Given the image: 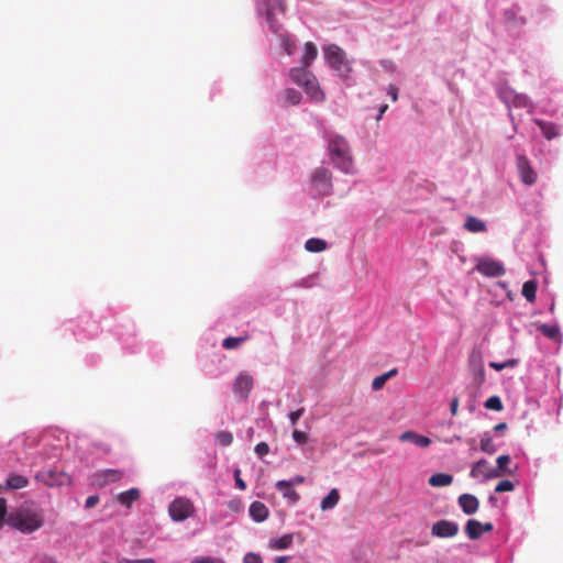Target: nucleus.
Returning <instances> with one entry per match:
<instances>
[{"mask_svg": "<svg viewBox=\"0 0 563 563\" xmlns=\"http://www.w3.org/2000/svg\"><path fill=\"white\" fill-rule=\"evenodd\" d=\"M311 286L312 283L310 282V277L300 279L299 282L296 283V287L309 288Z\"/></svg>", "mask_w": 563, "mask_h": 563, "instance_id": "obj_52", "label": "nucleus"}, {"mask_svg": "<svg viewBox=\"0 0 563 563\" xmlns=\"http://www.w3.org/2000/svg\"><path fill=\"white\" fill-rule=\"evenodd\" d=\"M459 505L462 508L463 512L466 515H473L478 510L479 501L477 497L471 494H462L459 497Z\"/></svg>", "mask_w": 563, "mask_h": 563, "instance_id": "obj_16", "label": "nucleus"}, {"mask_svg": "<svg viewBox=\"0 0 563 563\" xmlns=\"http://www.w3.org/2000/svg\"><path fill=\"white\" fill-rule=\"evenodd\" d=\"M463 227L466 231L472 233H481L487 230L485 222L473 216L466 217Z\"/></svg>", "mask_w": 563, "mask_h": 563, "instance_id": "obj_20", "label": "nucleus"}, {"mask_svg": "<svg viewBox=\"0 0 563 563\" xmlns=\"http://www.w3.org/2000/svg\"><path fill=\"white\" fill-rule=\"evenodd\" d=\"M101 563H108V562H107V561H103V562H101Z\"/></svg>", "mask_w": 563, "mask_h": 563, "instance_id": "obj_61", "label": "nucleus"}, {"mask_svg": "<svg viewBox=\"0 0 563 563\" xmlns=\"http://www.w3.org/2000/svg\"><path fill=\"white\" fill-rule=\"evenodd\" d=\"M400 440L401 441H411L413 442L417 446H420V448H427L430 445L431 443V440L424 435H420V434H417L412 431H407V432H404L401 435H400Z\"/></svg>", "mask_w": 563, "mask_h": 563, "instance_id": "obj_21", "label": "nucleus"}, {"mask_svg": "<svg viewBox=\"0 0 563 563\" xmlns=\"http://www.w3.org/2000/svg\"><path fill=\"white\" fill-rule=\"evenodd\" d=\"M43 511L38 508L23 505L9 512L7 525L22 533H32L44 526Z\"/></svg>", "mask_w": 563, "mask_h": 563, "instance_id": "obj_1", "label": "nucleus"}, {"mask_svg": "<svg viewBox=\"0 0 563 563\" xmlns=\"http://www.w3.org/2000/svg\"><path fill=\"white\" fill-rule=\"evenodd\" d=\"M240 474H241V471L239 468H236L234 471V479H235V485L239 489L241 490H244L246 489V484L245 482L240 477Z\"/></svg>", "mask_w": 563, "mask_h": 563, "instance_id": "obj_48", "label": "nucleus"}, {"mask_svg": "<svg viewBox=\"0 0 563 563\" xmlns=\"http://www.w3.org/2000/svg\"><path fill=\"white\" fill-rule=\"evenodd\" d=\"M49 563H57V562H55V561H49Z\"/></svg>", "mask_w": 563, "mask_h": 563, "instance_id": "obj_60", "label": "nucleus"}, {"mask_svg": "<svg viewBox=\"0 0 563 563\" xmlns=\"http://www.w3.org/2000/svg\"><path fill=\"white\" fill-rule=\"evenodd\" d=\"M294 541V534L287 533L276 539L269 540V548L272 550H286L291 547Z\"/></svg>", "mask_w": 563, "mask_h": 563, "instance_id": "obj_22", "label": "nucleus"}, {"mask_svg": "<svg viewBox=\"0 0 563 563\" xmlns=\"http://www.w3.org/2000/svg\"><path fill=\"white\" fill-rule=\"evenodd\" d=\"M481 450L488 454H494L496 452V445L488 433H485L481 439Z\"/></svg>", "mask_w": 563, "mask_h": 563, "instance_id": "obj_35", "label": "nucleus"}, {"mask_svg": "<svg viewBox=\"0 0 563 563\" xmlns=\"http://www.w3.org/2000/svg\"><path fill=\"white\" fill-rule=\"evenodd\" d=\"M276 488L283 494L285 498L294 504L300 499V495L292 488L291 483H288L287 481H278L276 483Z\"/></svg>", "mask_w": 563, "mask_h": 563, "instance_id": "obj_18", "label": "nucleus"}, {"mask_svg": "<svg viewBox=\"0 0 563 563\" xmlns=\"http://www.w3.org/2000/svg\"><path fill=\"white\" fill-rule=\"evenodd\" d=\"M470 475L471 477L481 481H488L499 477V473L494 470V466H492L488 461L484 459L473 464Z\"/></svg>", "mask_w": 563, "mask_h": 563, "instance_id": "obj_9", "label": "nucleus"}, {"mask_svg": "<svg viewBox=\"0 0 563 563\" xmlns=\"http://www.w3.org/2000/svg\"><path fill=\"white\" fill-rule=\"evenodd\" d=\"M340 500V494L336 488H332L329 494L321 500V509L330 510L334 508Z\"/></svg>", "mask_w": 563, "mask_h": 563, "instance_id": "obj_27", "label": "nucleus"}, {"mask_svg": "<svg viewBox=\"0 0 563 563\" xmlns=\"http://www.w3.org/2000/svg\"><path fill=\"white\" fill-rule=\"evenodd\" d=\"M479 527H481V522L478 520L470 519L466 522L465 528H464L466 536L471 540L479 539L483 536L482 529Z\"/></svg>", "mask_w": 563, "mask_h": 563, "instance_id": "obj_26", "label": "nucleus"}, {"mask_svg": "<svg viewBox=\"0 0 563 563\" xmlns=\"http://www.w3.org/2000/svg\"><path fill=\"white\" fill-rule=\"evenodd\" d=\"M253 377L250 374L242 373L240 374L233 384V391L236 396H239L241 399L246 400L249 398V395L253 388Z\"/></svg>", "mask_w": 563, "mask_h": 563, "instance_id": "obj_12", "label": "nucleus"}, {"mask_svg": "<svg viewBox=\"0 0 563 563\" xmlns=\"http://www.w3.org/2000/svg\"><path fill=\"white\" fill-rule=\"evenodd\" d=\"M269 452V446L266 442H260L258 444H256L255 446V453L260 456V457H263L264 455H266L267 453Z\"/></svg>", "mask_w": 563, "mask_h": 563, "instance_id": "obj_45", "label": "nucleus"}, {"mask_svg": "<svg viewBox=\"0 0 563 563\" xmlns=\"http://www.w3.org/2000/svg\"><path fill=\"white\" fill-rule=\"evenodd\" d=\"M537 282L536 280H527L522 286V296L529 301L534 302L537 297Z\"/></svg>", "mask_w": 563, "mask_h": 563, "instance_id": "obj_30", "label": "nucleus"}, {"mask_svg": "<svg viewBox=\"0 0 563 563\" xmlns=\"http://www.w3.org/2000/svg\"><path fill=\"white\" fill-rule=\"evenodd\" d=\"M123 563H155L153 559L145 560H125Z\"/></svg>", "mask_w": 563, "mask_h": 563, "instance_id": "obj_56", "label": "nucleus"}, {"mask_svg": "<svg viewBox=\"0 0 563 563\" xmlns=\"http://www.w3.org/2000/svg\"><path fill=\"white\" fill-rule=\"evenodd\" d=\"M511 459L509 455H500L497 457V466L494 467L499 473V477L510 473L508 470V464L510 463Z\"/></svg>", "mask_w": 563, "mask_h": 563, "instance_id": "obj_34", "label": "nucleus"}, {"mask_svg": "<svg viewBox=\"0 0 563 563\" xmlns=\"http://www.w3.org/2000/svg\"><path fill=\"white\" fill-rule=\"evenodd\" d=\"M517 169H518L520 180L525 185L532 186L537 183L538 174L531 167L528 158L522 154L517 155Z\"/></svg>", "mask_w": 563, "mask_h": 563, "instance_id": "obj_8", "label": "nucleus"}, {"mask_svg": "<svg viewBox=\"0 0 563 563\" xmlns=\"http://www.w3.org/2000/svg\"><path fill=\"white\" fill-rule=\"evenodd\" d=\"M305 412V408H299L295 411H291L289 413V420L291 422L292 426H295L297 423V421L301 418V416L303 415Z\"/></svg>", "mask_w": 563, "mask_h": 563, "instance_id": "obj_46", "label": "nucleus"}, {"mask_svg": "<svg viewBox=\"0 0 563 563\" xmlns=\"http://www.w3.org/2000/svg\"><path fill=\"white\" fill-rule=\"evenodd\" d=\"M476 271L486 277H500L506 273L500 262L489 257L479 258L476 264Z\"/></svg>", "mask_w": 563, "mask_h": 563, "instance_id": "obj_7", "label": "nucleus"}, {"mask_svg": "<svg viewBox=\"0 0 563 563\" xmlns=\"http://www.w3.org/2000/svg\"><path fill=\"white\" fill-rule=\"evenodd\" d=\"M292 438L298 444H303L308 441L307 434L299 430H295L292 432Z\"/></svg>", "mask_w": 563, "mask_h": 563, "instance_id": "obj_47", "label": "nucleus"}, {"mask_svg": "<svg viewBox=\"0 0 563 563\" xmlns=\"http://www.w3.org/2000/svg\"><path fill=\"white\" fill-rule=\"evenodd\" d=\"M258 11H264L266 22L274 33L283 30V24L276 19V13L284 15L286 13L285 0H260Z\"/></svg>", "mask_w": 563, "mask_h": 563, "instance_id": "obj_5", "label": "nucleus"}, {"mask_svg": "<svg viewBox=\"0 0 563 563\" xmlns=\"http://www.w3.org/2000/svg\"><path fill=\"white\" fill-rule=\"evenodd\" d=\"M506 102H511L512 106L525 108L528 106V98L523 95H516L514 91H506L503 96Z\"/></svg>", "mask_w": 563, "mask_h": 563, "instance_id": "obj_28", "label": "nucleus"}, {"mask_svg": "<svg viewBox=\"0 0 563 563\" xmlns=\"http://www.w3.org/2000/svg\"><path fill=\"white\" fill-rule=\"evenodd\" d=\"M388 96H390L393 101H396L398 99V89L396 86L390 85L387 89Z\"/></svg>", "mask_w": 563, "mask_h": 563, "instance_id": "obj_51", "label": "nucleus"}, {"mask_svg": "<svg viewBox=\"0 0 563 563\" xmlns=\"http://www.w3.org/2000/svg\"><path fill=\"white\" fill-rule=\"evenodd\" d=\"M329 153L336 168L345 174L353 172V159L347 141L340 135H334L329 141Z\"/></svg>", "mask_w": 563, "mask_h": 563, "instance_id": "obj_2", "label": "nucleus"}, {"mask_svg": "<svg viewBox=\"0 0 563 563\" xmlns=\"http://www.w3.org/2000/svg\"><path fill=\"white\" fill-rule=\"evenodd\" d=\"M515 488V485L512 482L508 481V479H504V481H500L496 487H495V492L496 493H505V492H511L514 490Z\"/></svg>", "mask_w": 563, "mask_h": 563, "instance_id": "obj_42", "label": "nucleus"}, {"mask_svg": "<svg viewBox=\"0 0 563 563\" xmlns=\"http://www.w3.org/2000/svg\"><path fill=\"white\" fill-rule=\"evenodd\" d=\"M518 364V361L516 358L507 360L506 362L498 363V362H490L489 366L494 368L495 371H503L504 368H512Z\"/></svg>", "mask_w": 563, "mask_h": 563, "instance_id": "obj_41", "label": "nucleus"}, {"mask_svg": "<svg viewBox=\"0 0 563 563\" xmlns=\"http://www.w3.org/2000/svg\"><path fill=\"white\" fill-rule=\"evenodd\" d=\"M457 409H459V398L457 397H454L451 401V406H450V410H451V413L453 416H455L457 413Z\"/></svg>", "mask_w": 563, "mask_h": 563, "instance_id": "obj_53", "label": "nucleus"}, {"mask_svg": "<svg viewBox=\"0 0 563 563\" xmlns=\"http://www.w3.org/2000/svg\"><path fill=\"white\" fill-rule=\"evenodd\" d=\"M507 429V424L505 422H500L494 427L496 432H501Z\"/></svg>", "mask_w": 563, "mask_h": 563, "instance_id": "obj_57", "label": "nucleus"}, {"mask_svg": "<svg viewBox=\"0 0 563 563\" xmlns=\"http://www.w3.org/2000/svg\"><path fill=\"white\" fill-rule=\"evenodd\" d=\"M140 495L141 493L137 488H130L129 490L122 492L118 495V501L125 507H130L132 503L140 498Z\"/></svg>", "mask_w": 563, "mask_h": 563, "instance_id": "obj_24", "label": "nucleus"}, {"mask_svg": "<svg viewBox=\"0 0 563 563\" xmlns=\"http://www.w3.org/2000/svg\"><path fill=\"white\" fill-rule=\"evenodd\" d=\"M432 487H445L453 483V476L446 473H435L428 481Z\"/></svg>", "mask_w": 563, "mask_h": 563, "instance_id": "obj_23", "label": "nucleus"}, {"mask_svg": "<svg viewBox=\"0 0 563 563\" xmlns=\"http://www.w3.org/2000/svg\"><path fill=\"white\" fill-rule=\"evenodd\" d=\"M216 439L222 446H229L233 442V435L229 431H219Z\"/></svg>", "mask_w": 563, "mask_h": 563, "instance_id": "obj_40", "label": "nucleus"}, {"mask_svg": "<svg viewBox=\"0 0 563 563\" xmlns=\"http://www.w3.org/2000/svg\"><path fill=\"white\" fill-rule=\"evenodd\" d=\"M485 408L489 410H503V402L498 396H492L485 401Z\"/></svg>", "mask_w": 563, "mask_h": 563, "instance_id": "obj_39", "label": "nucleus"}, {"mask_svg": "<svg viewBox=\"0 0 563 563\" xmlns=\"http://www.w3.org/2000/svg\"><path fill=\"white\" fill-rule=\"evenodd\" d=\"M29 481L25 476L13 474L7 479V486L12 489H21L27 486Z\"/></svg>", "mask_w": 563, "mask_h": 563, "instance_id": "obj_32", "label": "nucleus"}, {"mask_svg": "<svg viewBox=\"0 0 563 563\" xmlns=\"http://www.w3.org/2000/svg\"><path fill=\"white\" fill-rule=\"evenodd\" d=\"M8 509H7V500L4 498H0V528L7 525L8 518Z\"/></svg>", "mask_w": 563, "mask_h": 563, "instance_id": "obj_43", "label": "nucleus"}, {"mask_svg": "<svg viewBox=\"0 0 563 563\" xmlns=\"http://www.w3.org/2000/svg\"><path fill=\"white\" fill-rule=\"evenodd\" d=\"M479 528L482 529V533H484V532H490V531H493L494 526H493V523H492V522H485V523H482V522H481V527H479Z\"/></svg>", "mask_w": 563, "mask_h": 563, "instance_id": "obj_55", "label": "nucleus"}, {"mask_svg": "<svg viewBox=\"0 0 563 563\" xmlns=\"http://www.w3.org/2000/svg\"><path fill=\"white\" fill-rule=\"evenodd\" d=\"M243 563H263V560L258 554L250 552L244 555Z\"/></svg>", "mask_w": 563, "mask_h": 563, "instance_id": "obj_44", "label": "nucleus"}, {"mask_svg": "<svg viewBox=\"0 0 563 563\" xmlns=\"http://www.w3.org/2000/svg\"><path fill=\"white\" fill-rule=\"evenodd\" d=\"M289 561V556H277L274 563H287Z\"/></svg>", "mask_w": 563, "mask_h": 563, "instance_id": "obj_58", "label": "nucleus"}, {"mask_svg": "<svg viewBox=\"0 0 563 563\" xmlns=\"http://www.w3.org/2000/svg\"><path fill=\"white\" fill-rule=\"evenodd\" d=\"M539 331L552 340H556L560 334V330L556 325L541 324L539 325Z\"/></svg>", "mask_w": 563, "mask_h": 563, "instance_id": "obj_36", "label": "nucleus"}, {"mask_svg": "<svg viewBox=\"0 0 563 563\" xmlns=\"http://www.w3.org/2000/svg\"><path fill=\"white\" fill-rule=\"evenodd\" d=\"M309 67H294L289 71L291 80L302 87L308 96L313 100H323L324 95L321 91L316 76L308 69Z\"/></svg>", "mask_w": 563, "mask_h": 563, "instance_id": "obj_3", "label": "nucleus"}, {"mask_svg": "<svg viewBox=\"0 0 563 563\" xmlns=\"http://www.w3.org/2000/svg\"><path fill=\"white\" fill-rule=\"evenodd\" d=\"M317 46L312 42H307L303 46V54L300 59L301 66L310 67L312 62L317 58Z\"/></svg>", "mask_w": 563, "mask_h": 563, "instance_id": "obj_19", "label": "nucleus"}, {"mask_svg": "<svg viewBox=\"0 0 563 563\" xmlns=\"http://www.w3.org/2000/svg\"><path fill=\"white\" fill-rule=\"evenodd\" d=\"M99 503V496L98 495H91L86 499L85 507L86 508H92Z\"/></svg>", "mask_w": 563, "mask_h": 563, "instance_id": "obj_50", "label": "nucleus"}, {"mask_svg": "<svg viewBox=\"0 0 563 563\" xmlns=\"http://www.w3.org/2000/svg\"><path fill=\"white\" fill-rule=\"evenodd\" d=\"M195 563H225V562L223 560H221V559L203 556V558L196 559Z\"/></svg>", "mask_w": 563, "mask_h": 563, "instance_id": "obj_49", "label": "nucleus"}, {"mask_svg": "<svg viewBox=\"0 0 563 563\" xmlns=\"http://www.w3.org/2000/svg\"><path fill=\"white\" fill-rule=\"evenodd\" d=\"M397 373H398L397 368H393V369H390V371H388V372H386V373L375 377L373 379V382H372V388L374 390H380L384 387V385L386 384V382L389 378L396 376Z\"/></svg>", "mask_w": 563, "mask_h": 563, "instance_id": "obj_29", "label": "nucleus"}, {"mask_svg": "<svg viewBox=\"0 0 563 563\" xmlns=\"http://www.w3.org/2000/svg\"><path fill=\"white\" fill-rule=\"evenodd\" d=\"M305 249L311 253L323 252L327 249V242L321 239L311 238L306 241Z\"/></svg>", "mask_w": 563, "mask_h": 563, "instance_id": "obj_31", "label": "nucleus"}, {"mask_svg": "<svg viewBox=\"0 0 563 563\" xmlns=\"http://www.w3.org/2000/svg\"><path fill=\"white\" fill-rule=\"evenodd\" d=\"M250 516L253 518L254 521L256 522H262L264 520H266V518L268 517V508L266 507V505L262 501H253L250 506Z\"/></svg>", "mask_w": 563, "mask_h": 563, "instance_id": "obj_17", "label": "nucleus"}, {"mask_svg": "<svg viewBox=\"0 0 563 563\" xmlns=\"http://www.w3.org/2000/svg\"><path fill=\"white\" fill-rule=\"evenodd\" d=\"M245 340H246V338H242V336H229L223 340L222 346L227 350L235 349Z\"/></svg>", "mask_w": 563, "mask_h": 563, "instance_id": "obj_38", "label": "nucleus"}, {"mask_svg": "<svg viewBox=\"0 0 563 563\" xmlns=\"http://www.w3.org/2000/svg\"><path fill=\"white\" fill-rule=\"evenodd\" d=\"M287 482H288V483H291V486H294V485H300V484H302V483L305 482V477H303V476H301V475H297V476H295L292 479L287 481Z\"/></svg>", "mask_w": 563, "mask_h": 563, "instance_id": "obj_54", "label": "nucleus"}, {"mask_svg": "<svg viewBox=\"0 0 563 563\" xmlns=\"http://www.w3.org/2000/svg\"><path fill=\"white\" fill-rule=\"evenodd\" d=\"M433 536L439 538H452L459 533V525L449 520H439L431 528Z\"/></svg>", "mask_w": 563, "mask_h": 563, "instance_id": "obj_13", "label": "nucleus"}, {"mask_svg": "<svg viewBox=\"0 0 563 563\" xmlns=\"http://www.w3.org/2000/svg\"><path fill=\"white\" fill-rule=\"evenodd\" d=\"M312 185L318 194H329L332 187L330 170L324 167L317 168L312 174Z\"/></svg>", "mask_w": 563, "mask_h": 563, "instance_id": "obj_10", "label": "nucleus"}, {"mask_svg": "<svg viewBox=\"0 0 563 563\" xmlns=\"http://www.w3.org/2000/svg\"><path fill=\"white\" fill-rule=\"evenodd\" d=\"M324 56L331 68L341 77L346 78L352 70L351 64L346 58L345 52L335 44H330L323 48Z\"/></svg>", "mask_w": 563, "mask_h": 563, "instance_id": "obj_4", "label": "nucleus"}, {"mask_svg": "<svg viewBox=\"0 0 563 563\" xmlns=\"http://www.w3.org/2000/svg\"><path fill=\"white\" fill-rule=\"evenodd\" d=\"M388 106L387 104H383L379 107V113H378V117H377V120H380L383 114L385 113V111L387 110Z\"/></svg>", "mask_w": 563, "mask_h": 563, "instance_id": "obj_59", "label": "nucleus"}, {"mask_svg": "<svg viewBox=\"0 0 563 563\" xmlns=\"http://www.w3.org/2000/svg\"><path fill=\"white\" fill-rule=\"evenodd\" d=\"M468 365L476 384L482 385L485 382V368L481 355L473 352L470 355Z\"/></svg>", "mask_w": 563, "mask_h": 563, "instance_id": "obj_14", "label": "nucleus"}, {"mask_svg": "<svg viewBox=\"0 0 563 563\" xmlns=\"http://www.w3.org/2000/svg\"><path fill=\"white\" fill-rule=\"evenodd\" d=\"M284 97L289 104L296 106L301 100V93L292 88H288L284 91Z\"/></svg>", "mask_w": 563, "mask_h": 563, "instance_id": "obj_37", "label": "nucleus"}, {"mask_svg": "<svg viewBox=\"0 0 563 563\" xmlns=\"http://www.w3.org/2000/svg\"><path fill=\"white\" fill-rule=\"evenodd\" d=\"M195 506L188 498H176L168 508L169 516L174 521H184L192 516Z\"/></svg>", "mask_w": 563, "mask_h": 563, "instance_id": "obj_6", "label": "nucleus"}, {"mask_svg": "<svg viewBox=\"0 0 563 563\" xmlns=\"http://www.w3.org/2000/svg\"><path fill=\"white\" fill-rule=\"evenodd\" d=\"M35 479L44 483L47 486H60L70 481L69 476L65 473H59L52 470L38 472L35 475Z\"/></svg>", "mask_w": 563, "mask_h": 563, "instance_id": "obj_11", "label": "nucleus"}, {"mask_svg": "<svg viewBox=\"0 0 563 563\" xmlns=\"http://www.w3.org/2000/svg\"><path fill=\"white\" fill-rule=\"evenodd\" d=\"M280 40V45L282 47L284 48V51L286 52L287 55H292L295 53V49H296V44L295 42L289 37L287 36L286 34L282 33V31H279L278 33H276Z\"/></svg>", "mask_w": 563, "mask_h": 563, "instance_id": "obj_33", "label": "nucleus"}, {"mask_svg": "<svg viewBox=\"0 0 563 563\" xmlns=\"http://www.w3.org/2000/svg\"><path fill=\"white\" fill-rule=\"evenodd\" d=\"M124 472L121 470H104L96 474V479L99 485H107L122 479Z\"/></svg>", "mask_w": 563, "mask_h": 563, "instance_id": "obj_15", "label": "nucleus"}, {"mask_svg": "<svg viewBox=\"0 0 563 563\" xmlns=\"http://www.w3.org/2000/svg\"><path fill=\"white\" fill-rule=\"evenodd\" d=\"M536 123L545 139L552 140L559 135L558 128L554 123L542 120H536Z\"/></svg>", "mask_w": 563, "mask_h": 563, "instance_id": "obj_25", "label": "nucleus"}]
</instances>
